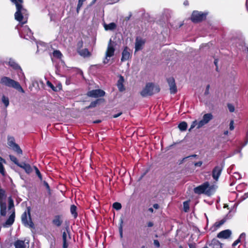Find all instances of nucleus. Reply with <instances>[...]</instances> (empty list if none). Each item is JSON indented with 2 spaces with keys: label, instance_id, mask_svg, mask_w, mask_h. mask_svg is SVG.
Instances as JSON below:
<instances>
[{
  "label": "nucleus",
  "instance_id": "44",
  "mask_svg": "<svg viewBox=\"0 0 248 248\" xmlns=\"http://www.w3.org/2000/svg\"><path fill=\"white\" fill-rule=\"evenodd\" d=\"M183 204H184V210L185 212H187L189 210L188 204L187 203V202H185Z\"/></svg>",
  "mask_w": 248,
  "mask_h": 248
},
{
  "label": "nucleus",
  "instance_id": "56",
  "mask_svg": "<svg viewBox=\"0 0 248 248\" xmlns=\"http://www.w3.org/2000/svg\"><path fill=\"white\" fill-rule=\"evenodd\" d=\"M153 207L155 209H158L159 207V206L157 203H155L153 205Z\"/></svg>",
  "mask_w": 248,
  "mask_h": 248
},
{
  "label": "nucleus",
  "instance_id": "52",
  "mask_svg": "<svg viewBox=\"0 0 248 248\" xmlns=\"http://www.w3.org/2000/svg\"><path fill=\"white\" fill-rule=\"evenodd\" d=\"M202 164V162L201 161H198L195 163V166L197 167H201Z\"/></svg>",
  "mask_w": 248,
  "mask_h": 248
},
{
  "label": "nucleus",
  "instance_id": "35",
  "mask_svg": "<svg viewBox=\"0 0 248 248\" xmlns=\"http://www.w3.org/2000/svg\"><path fill=\"white\" fill-rule=\"evenodd\" d=\"M83 46V41L82 40H80L79 41L77 44V52L78 51H79L80 50L82 49V47Z\"/></svg>",
  "mask_w": 248,
  "mask_h": 248
},
{
  "label": "nucleus",
  "instance_id": "49",
  "mask_svg": "<svg viewBox=\"0 0 248 248\" xmlns=\"http://www.w3.org/2000/svg\"><path fill=\"white\" fill-rule=\"evenodd\" d=\"M154 244L155 247H156L157 248H159L160 246L159 242L157 240H154Z\"/></svg>",
  "mask_w": 248,
  "mask_h": 248
},
{
  "label": "nucleus",
  "instance_id": "5",
  "mask_svg": "<svg viewBox=\"0 0 248 248\" xmlns=\"http://www.w3.org/2000/svg\"><path fill=\"white\" fill-rule=\"evenodd\" d=\"M207 13L198 11H194L191 16L190 19L194 23H200L205 20Z\"/></svg>",
  "mask_w": 248,
  "mask_h": 248
},
{
  "label": "nucleus",
  "instance_id": "37",
  "mask_svg": "<svg viewBox=\"0 0 248 248\" xmlns=\"http://www.w3.org/2000/svg\"><path fill=\"white\" fill-rule=\"evenodd\" d=\"M86 0H78V3L77 7V12L78 13L81 7L82 6L83 2Z\"/></svg>",
  "mask_w": 248,
  "mask_h": 248
},
{
  "label": "nucleus",
  "instance_id": "64",
  "mask_svg": "<svg viewBox=\"0 0 248 248\" xmlns=\"http://www.w3.org/2000/svg\"><path fill=\"white\" fill-rule=\"evenodd\" d=\"M245 196L246 198L248 197V192L245 194Z\"/></svg>",
  "mask_w": 248,
  "mask_h": 248
},
{
  "label": "nucleus",
  "instance_id": "13",
  "mask_svg": "<svg viewBox=\"0 0 248 248\" xmlns=\"http://www.w3.org/2000/svg\"><path fill=\"white\" fill-rule=\"evenodd\" d=\"M132 57V53L130 52V49L125 46L122 53L121 62H125L128 60Z\"/></svg>",
  "mask_w": 248,
  "mask_h": 248
},
{
  "label": "nucleus",
  "instance_id": "30",
  "mask_svg": "<svg viewBox=\"0 0 248 248\" xmlns=\"http://www.w3.org/2000/svg\"><path fill=\"white\" fill-rule=\"evenodd\" d=\"M187 127V123L186 122H182L178 125V128L181 131H184L186 130Z\"/></svg>",
  "mask_w": 248,
  "mask_h": 248
},
{
  "label": "nucleus",
  "instance_id": "14",
  "mask_svg": "<svg viewBox=\"0 0 248 248\" xmlns=\"http://www.w3.org/2000/svg\"><path fill=\"white\" fill-rule=\"evenodd\" d=\"M167 82L170 86V93H176L177 92V89L174 78L173 77L169 78H167Z\"/></svg>",
  "mask_w": 248,
  "mask_h": 248
},
{
  "label": "nucleus",
  "instance_id": "17",
  "mask_svg": "<svg viewBox=\"0 0 248 248\" xmlns=\"http://www.w3.org/2000/svg\"><path fill=\"white\" fill-rule=\"evenodd\" d=\"M124 77L121 75L117 83V87L118 88L119 91L120 92H123L125 90V88L124 85Z\"/></svg>",
  "mask_w": 248,
  "mask_h": 248
},
{
  "label": "nucleus",
  "instance_id": "34",
  "mask_svg": "<svg viewBox=\"0 0 248 248\" xmlns=\"http://www.w3.org/2000/svg\"><path fill=\"white\" fill-rule=\"evenodd\" d=\"M2 102L5 107H7L9 105V100L8 97L3 95L2 97Z\"/></svg>",
  "mask_w": 248,
  "mask_h": 248
},
{
  "label": "nucleus",
  "instance_id": "23",
  "mask_svg": "<svg viewBox=\"0 0 248 248\" xmlns=\"http://www.w3.org/2000/svg\"><path fill=\"white\" fill-rule=\"evenodd\" d=\"M104 99H97L96 100L94 101H92L89 106H87L84 109H88L91 108H95L96 107L97 104H100L101 102H104Z\"/></svg>",
  "mask_w": 248,
  "mask_h": 248
},
{
  "label": "nucleus",
  "instance_id": "39",
  "mask_svg": "<svg viewBox=\"0 0 248 248\" xmlns=\"http://www.w3.org/2000/svg\"><path fill=\"white\" fill-rule=\"evenodd\" d=\"M3 162L2 161L0 162V173L2 174V176L5 175V171L4 168V166L2 164Z\"/></svg>",
  "mask_w": 248,
  "mask_h": 248
},
{
  "label": "nucleus",
  "instance_id": "19",
  "mask_svg": "<svg viewBox=\"0 0 248 248\" xmlns=\"http://www.w3.org/2000/svg\"><path fill=\"white\" fill-rule=\"evenodd\" d=\"M217 186L215 185H210L208 183V186L205 192V195L208 196L212 195L216 191Z\"/></svg>",
  "mask_w": 248,
  "mask_h": 248
},
{
  "label": "nucleus",
  "instance_id": "41",
  "mask_svg": "<svg viewBox=\"0 0 248 248\" xmlns=\"http://www.w3.org/2000/svg\"><path fill=\"white\" fill-rule=\"evenodd\" d=\"M34 169L35 170V172L36 173V175L38 176V177H39V178L40 179V180H42V174L41 173V172H40L39 169L36 167V166H34Z\"/></svg>",
  "mask_w": 248,
  "mask_h": 248
},
{
  "label": "nucleus",
  "instance_id": "11",
  "mask_svg": "<svg viewBox=\"0 0 248 248\" xmlns=\"http://www.w3.org/2000/svg\"><path fill=\"white\" fill-rule=\"evenodd\" d=\"M105 92L101 89H95L89 91L87 93V95L94 98L103 97L105 95Z\"/></svg>",
  "mask_w": 248,
  "mask_h": 248
},
{
  "label": "nucleus",
  "instance_id": "43",
  "mask_svg": "<svg viewBox=\"0 0 248 248\" xmlns=\"http://www.w3.org/2000/svg\"><path fill=\"white\" fill-rule=\"evenodd\" d=\"M43 185L46 187V190H47L48 192L49 193H50L51 189H50V186H49L48 184L46 181H44L43 182Z\"/></svg>",
  "mask_w": 248,
  "mask_h": 248
},
{
  "label": "nucleus",
  "instance_id": "58",
  "mask_svg": "<svg viewBox=\"0 0 248 248\" xmlns=\"http://www.w3.org/2000/svg\"><path fill=\"white\" fill-rule=\"evenodd\" d=\"M185 6H188L189 5V2L187 0H185L183 3Z\"/></svg>",
  "mask_w": 248,
  "mask_h": 248
},
{
  "label": "nucleus",
  "instance_id": "28",
  "mask_svg": "<svg viewBox=\"0 0 248 248\" xmlns=\"http://www.w3.org/2000/svg\"><path fill=\"white\" fill-rule=\"evenodd\" d=\"M117 27L116 24L114 22H111L108 24H105L104 28L105 30L112 31L115 30Z\"/></svg>",
  "mask_w": 248,
  "mask_h": 248
},
{
  "label": "nucleus",
  "instance_id": "27",
  "mask_svg": "<svg viewBox=\"0 0 248 248\" xmlns=\"http://www.w3.org/2000/svg\"><path fill=\"white\" fill-rule=\"evenodd\" d=\"M70 213L74 218H76L78 217L77 207L75 205L73 204L71 205Z\"/></svg>",
  "mask_w": 248,
  "mask_h": 248
},
{
  "label": "nucleus",
  "instance_id": "15",
  "mask_svg": "<svg viewBox=\"0 0 248 248\" xmlns=\"http://www.w3.org/2000/svg\"><path fill=\"white\" fill-rule=\"evenodd\" d=\"M232 234V232L231 230L227 229L219 232L217 237L218 238L227 239L229 238Z\"/></svg>",
  "mask_w": 248,
  "mask_h": 248
},
{
  "label": "nucleus",
  "instance_id": "31",
  "mask_svg": "<svg viewBox=\"0 0 248 248\" xmlns=\"http://www.w3.org/2000/svg\"><path fill=\"white\" fill-rule=\"evenodd\" d=\"M53 56L56 58L60 59L62 58V54L60 50H55L53 52Z\"/></svg>",
  "mask_w": 248,
  "mask_h": 248
},
{
  "label": "nucleus",
  "instance_id": "53",
  "mask_svg": "<svg viewBox=\"0 0 248 248\" xmlns=\"http://www.w3.org/2000/svg\"><path fill=\"white\" fill-rule=\"evenodd\" d=\"M188 246L189 248H196V244H188Z\"/></svg>",
  "mask_w": 248,
  "mask_h": 248
},
{
  "label": "nucleus",
  "instance_id": "18",
  "mask_svg": "<svg viewBox=\"0 0 248 248\" xmlns=\"http://www.w3.org/2000/svg\"><path fill=\"white\" fill-rule=\"evenodd\" d=\"M18 167L24 169L25 172L28 173H31L32 171V168L29 164L26 163L25 162H21L19 165Z\"/></svg>",
  "mask_w": 248,
  "mask_h": 248
},
{
  "label": "nucleus",
  "instance_id": "4",
  "mask_svg": "<svg viewBox=\"0 0 248 248\" xmlns=\"http://www.w3.org/2000/svg\"><path fill=\"white\" fill-rule=\"evenodd\" d=\"M8 210H10L13 209V211L8 218L6 221L3 224L2 226L4 228L8 227L11 226L15 221V211L14 208V202L11 196H10L8 198Z\"/></svg>",
  "mask_w": 248,
  "mask_h": 248
},
{
  "label": "nucleus",
  "instance_id": "2",
  "mask_svg": "<svg viewBox=\"0 0 248 248\" xmlns=\"http://www.w3.org/2000/svg\"><path fill=\"white\" fill-rule=\"evenodd\" d=\"M160 90L159 86L155 85L153 83L149 82L146 84L145 87L140 92V94L143 97H145L158 93L160 92Z\"/></svg>",
  "mask_w": 248,
  "mask_h": 248
},
{
  "label": "nucleus",
  "instance_id": "63",
  "mask_svg": "<svg viewBox=\"0 0 248 248\" xmlns=\"http://www.w3.org/2000/svg\"><path fill=\"white\" fill-rule=\"evenodd\" d=\"M244 236H245V234L244 233H242L240 234L239 238L240 239L241 238H242V237H244Z\"/></svg>",
  "mask_w": 248,
  "mask_h": 248
},
{
  "label": "nucleus",
  "instance_id": "16",
  "mask_svg": "<svg viewBox=\"0 0 248 248\" xmlns=\"http://www.w3.org/2000/svg\"><path fill=\"white\" fill-rule=\"evenodd\" d=\"M145 44V41L141 38L137 37L135 42V51H138L142 49V46Z\"/></svg>",
  "mask_w": 248,
  "mask_h": 248
},
{
  "label": "nucleus",
  "instance_id": "22",
  "mask_svg": "<svg viewBox=\"0 0 248 248\" xmlns=\"http://www.w3.org/2000/svg\"><path fill=\"white\" fill-rule=\"evenodd\" d=\"M15 248H28L29 246H27L25 241L21 240H17L14 243Z\"/></svg>",
  "mask_w": 248,
  "mask_h": 248
},
{
  "label": "nucleus",
  "instance_id": "21",
  "mask_svg": "<svg viewBox=\"0 0 248 248\" xmlns=\"http://www.w3.org/2000/svg\"><path fill=\"white\" fill-rule=\"evenodd\" d=\"M8 65L11 67L15 70H21V67L15 61L12 59H10L8 62Z\"/></svg>",
  "mask_w": 248,
  "mask_h": 248
},
{
  "label": "nucleus",
  "instance_id": "51",
  "mask_svg": "<svg viewBox=\"0 0 248 248\" xmlns=\"http://www.w3.org/2000/svg\"><path fill=\"white\" fill-rule=\"evenodd\" d=\"M239 242H240V239L238 238L233 243L232 246L234 247L236 246Z\"/></svg>",
  "mask_w": 248,
  "mask_h": 248
},
{
  "label": "nucleus",
  "instance_id": "26",
  "mask_svg": "<svg viewBox=\"0 0 248 248\" xmlns=\"http://www.w3.org/2000/svg\"><path fill=\"white\" fill-rule=\"evenodd\" d=\"M46 85L54 92H58V91L61 90L62 88V85L61 84H59L57 87H55L49 81H47L46 82Z\"/></svg>",
  "mask_w": 248,
  "mask_h": 248
},
{
  "label": "nucleus",
  "instance_id": "62",
  "mask_svg": "<svg viewBox=\"0 0 248 248\" xmlns=\"http://www.w3.org/2000/svg\"><path fill=\"white\" fill-rule=\"evenodd\" d=\"M96 0H93L91 2L90 5H92L94 4L96 2Z\"/></svg>",
  "mask_w": 248,
  "mask_h": 248
},
{
  "label": "nucleus",
  "instance_id": "48",
  "mask_svg": "<svg viewBox=\"0 0 248 248\" xmlns=\"http://www.w3.org/2000/svg\"><path fill=\"white\" fill-rule=\"evenodd\" d=\"M210 85H207L206 87V90L205 91L204 94L208 95L209 93V89H210Z\"/></svg>",
  "mask_w": 248,
  "mask_h": 248
},
{
  "label": "nucleus",
  "instance_id": "12",
  "mask_svg": "<svg viewBox=\"0 0 248 248\" xmlns=\"http://www.w3.org/2000/svg\"><path fill=\"white\" fill-rule=\"evenodd\" d=\"M208 186V182H205L201 185H200L194 188V192L197 194H205L207 188Z\"/></svg>",
  "mask_w": 248,
  "mask_h": 248
},
{
  "label": "nucleus",
  "instance_id": "61",
  "mask_svg": "<svg viewBox=\"0 0 248 248\" xmlns=\"http://www.w3.org/2000/svg\"><path fill=\"white\" fill-rule=\"evenodd\" d=\"M246 6L247 10L248 11V0H246Z\"/></svg>",
  "mask_w": 248,
  "mask_h": 248
},
{
  "label": "nucleus",
  "instance_id": "25",
  "mask_svg": "<svg viewBox=\"0 0 248 248\" xmlns=\"http://www.w3.org/2000/svg\"><path fill=\"white\" fill-rule=\"evenodd\" d=\"M115 51L114 48L110 46L109 45L108 46L107 50L106 52V57H111L114 55Z\"/></svg>",
  "mask_w": 248,
  "mask_h": 248
},
{
  "label": "nucleus",
  "instance_id": "38",
  "mask_svg": "<svg viewBox=\"0 0 248 248\" xmlns=\"http://www.w3.org/2000/svg\"><path fill=\"white\" fill-rule=\"evenodd\" d=\"M225 222V220L223 219L219 221H217L214 224V226L217 228L220 227L221 225H222Z\"/></svg>",
  "mask_w": 248,
  "mask_h": 248
},
{
  "label": "nucleus",
  "instance_id": "33",
  "mask_svg": "<svg viewBox=\"0 0 248 248\" xmlns=\"http://www.w3.org/2000/svg\"><path fill=\"white\" fill-rule=\"evenodd\" d=\"M9 158L11 161L14 162L17 166H19V165L20 164V163L19 162L17 158L15 156L10 155H9Z\"/></svg>",
  "mask_w": 248,
  "mask_h": 248
},
{
  "label": "nucleus",
  "instance_id": "20",
  "mask_svg": "<svg viewBox=\"0 0 248 248\" xmlns=\"http://www.w3.org/2000/svg\"><path fill=\"white\" fill-rule=\"evenodd\" d=\"M62 217L61 215L55 216L54 219L52 220V223L58 227L61 226L63 222Z\"/></svg>",
  "mask_w": 248,
  "mask_h": 248
},
{
  "label": "nucleus",
  "instance_id": "8",
  "mask_svg": "<svg viewBox=\"0 0 248 248\" xmlns=\"http://www.w3.org/2000/svg\"><path fill=\"white\" fill-rule=\"evenodd\" d=\"M62 248H67L68 247V241L71 239L70 230L68 226L65 228V231L62 232Z\"/></svg>",
  "mask_w": 248,
  "mask_h": 248
},
{
  "label": "nucleus",
  "instance_id": "3",
  "mask_svg": "<svg viewBox=\"0 0 248 248\" xmlns=\"http://www.w3.org/2000/svg\"><path fill=\"white\" fill-rule=\"evenodd\" d=\"M31 207L29 206L21 215V221L25 227H28L31 229H34V224L31 218Z\"/></svg>",
  "mask_w": 248,
  "mask_h": 248
},
{
  "label": "nucleus",
  "instance_id": "6",
  "mask_svg": "<svg viewBox=\"0 0 248 248\" xmlns=\"http://www.w3.org/2000/svg\"><path fill=\"white\" fill-rule=\"evenodd\" d=\"M7 144L9 148L16 153L17 155H22L23 152L20 146L16 143L15 138L13 136H8Z\"/></svg>",
  "mask_w": 248,
  "mask_h": 248
},
{
  "label": "nucleus",
  "instance_id": "46",
  "mask_svg": "<svg viewBox=\"0 0 248 248\" xmlns=\"http://www.w3.org/2000/svg\"><path fill=\"white\" fill-rule=\"evenodd\" d=\"M228 107L231 112H233L234 111V107L232 105L228 104Z\"/></svg>",
  "mask_w": 248,
  "mask_h": 248
},
{
  "label": "nucleus",
  "instance_id": "36",
  "mask_svg": "<svg viewBox=\"0 0 248 248\" xmlns=\"http://www.w3.org/2000/svg\"><path fill=\"white\" fill-rule=\"evenodd\" d=\"M112 207L116 210H119L122 208V205L120 202H115L112 204Z\"/></svg>",
  "mask_w": 248,
  "mask_h": 248
},
{
  "label": "nucleus",
  "instance_id": "29",
  "mask_svg": "<svg viewBox=\"0 0 248 248\" xmlns=\"http://www.w3.org/2000/svg\"><path fill=\"white\" fill-rule=\"evenodd\" d=\"M213 118V116L211 113L205 114L202 118V120L207 124L210 120Z\"/></svg>",
  "mask_w": 248,
  "mask_h": 248
},
{
  "label": "nucleus",
  "instance_id": "50",
  "mask_svg": "<svg viewBox=\"0 0 248 248\" xmlns=\"http://www.w3.org/2000/svg\"><path fill=\"white\" fill-rule=\"evenodd\" d=\"M122 114V112H120L118 113L117 114L113 115L112 117L113 118H116L119 117Z\"/></svg>",
  "mask_w": 248,
  "mask_h": 248
},
{
  "label": "nucleus",
  "instance_id": "9",
  "mask_svg": "<svg viewBox=\"0 0 248 248\" xmlns=\"http://www.w3.org/2000/svg\"><path fill=\"white\" fill-rule=\"evenodd\" d=\"M223 167L224 165L223 163H221L219 165L216 166L213 168L212 172V176L213 179L215 181H218L221 174Z\"/></svg>",
  "mask_w": 248,
  "mask_h": 248
},
{
  "label": "nucleus",
  "instance_id": "45",
  "mask_svg": "<svg viewBox=\"0 0 248 248\" xmlns=\"http://www.w3.org/2000/svg\"><path fill=\"white\" fill-rule=\"evenodd\" d=\"M196 125H197V121L196 120H195L191 124L189 130L190 131L191 129L194 128Z\"/></svg>",
  "mask_w": 248,
  "mask_h": 248
},
{
  "label": "nucleus",
  "instance_id": "24",
  "mask_svg": "<svg viewBox=\"0 0 248 248\" xmlns=\"http://www.w3.org/2000/svg\"><path fill=\"white\" fill-rule=\"evenodd\" d=\"M78 53L84 58L89 57L91 56V53L87 48L82 49L78 51Z\"/></svg>",
  "mask_w": 248,
  "mask_h": 248
},
{
  "label": "nucleus",
  "instance_id": "10",
  "mask_svg": "<svg viewBox=\"0 0 248 248\" xmlns=\"http://www.w3.org/2000/svg\"><path fill=\"white\" fill-rule=\"evenodd\" d=\"M0 83L9 87L15 88L17 81H16L9 77H3L0 79Z\"/></svg>",
  "mask_w": 248,
  "mask_h": 248
},
{
  "label": "nucleus",
  "instance_id": "60",
  "mask_svg": "<svg viewBox=\"0 0 248 248\" xmlns=\"http://www.w3.org/2000/svg\"><path fill=\"white\" fill-rule=\"evenodd\" d=\"M2 161L4 163H6V161L4 159H3L2 157L0 156V162Z\"/></svg>",
  "mask_w": 248,
  "mask_h": 248
},
{
  "label": "nucleus",
  "instance_id": "47",
  "mask_svg": "<svg viewBox=\"0 0 248 248\" xmlns=\"http://www.w3.org/2000/svg\"><path fill=\"white\" fill-rule=\"evenodd\" d=\"M233 124H234L233 120H231L230 122V129L231 130H233L234 128Z\"/></svg>",
  "mask_w": 248,
  "mask_h": 248
},
{
  "label": "nucleus",
  "instance_id": "59",
  "mask_svg": "<svg viewBox=\"0 0 248 248\" xmlns=\"http://www.w3.org/2000/svg\"><path fill=\"white\" fill-rule=\"evenodd\" d=\"M101 120H97L94 121L93 122V123H94V124H99V123H101Z\"/></svg>",
  "mask_w": 248,
  "mask_h": 248
},
{
  "label": "nucleus",
  "instance_id": "42",
  "mask_svg": "<svg viewBox=\"0 0 248 248\" xmlns=\"http://www.w3.org/2000/svg\"><path fill=\"white\" fill-rule=\"evenodd\" d=\"M206 123L202 120L200 121L199 122H197V128H200L205 124Z\"/></svg>",
  "mask_w": 248,
  "mask_h": 248
},
{
  "label": "nucleus",
  "instance_id": "54",
  "mask_svg": "<svg viewBox=\"0 0 248 248\" xmlns=\"http://www.w3.org/2000/svg\"><path fill=\"white\" fill-rule=\"evenodd\" d=\"M196 156H197L196 155H190V156H187L186 157H184V158H183L182 160L181 161V162L184 161V160L186 159L187 158H189V157H196Z\"/></svg>",
  "mask_w": 248,
  "mask_h": 248
},
{
  "label": "nucleus",
  "instance_id": "32",
  "mask_svg": "<svg viewBox=\"0 0 248 248\" xmlns=\"http://www.w3.org/2000/svg\"><path fill=\"white\" fill-rule=\"evenodd\" d=\"M123 217H121L120 220V224L119 227V231L120 233V235L121 237H123Z\"/></svg>",
  "mask_w": 248,
  "mask_h": 248
},
{
  "label": "nucleus",
  "instance_id": "40",
  "mask_svg": "<svg viewBox=\"0 0 248 248\" xmlns=\"http://www.w3.org/2000/svg\"><path fill=\"white\" fill-rule=\"evenodd\" d=\"M15 89H16L17 91H18L19 92H20L21 93H24L25 92L24 90H23V89L22 88V87L21 86V85L18 82H17L16 85Z\"/></svg>",
  "mask_w": 248,
  "mask_h": 248
},
{
  "label": "nucleus",
  "instance_id": "55",
  "mask_svg": "<svg viewBox=\"0 0 248 248\" xmlns=\"http://www.w3.org/2000/svg\"><path fill=\"white\" fill-rule=\"evenodd\" d=\"M154 226V223L152 221H149L147 223V226L148 227H152Z\"/></svg>",
  "mask_w": 248,
  "mask_h": 248
},
{
  "label": "nucleus",
  "instance_id": "1",
  "mask_svg": "<svg viewBox=\"0 0 248 248\" xmlns=\"http://www.w3.org/2000/svg\"><path fill=\"white\" fill-rule=\"evenodd\" d=\"M16 7V11L15 13V18L18 21L21 26L27 22L28 15L27 10L23 6V0H11Z\"/></svg>",
  "mask_w": 248,
  "mask_h": 248
},
{
  "label": "nucleus",
  "instance_id": "57",
  "mask_svg": "<svg viewBox=\"0 0 248 248\" xmlns=\"http://www.w3.org/2000/svg\"><path fill=\"white\" fill-rule=\"evenodd\" d=\"M217 62H218V60L217 59H215L214 61V63L216 66V70L217 71V70H218V67H217Z\"/></svg>",
  "mask_w": 248,
  "mask_h": 248
},
{
  "label": "nucleus",
  "instance_id": "7",
  "mask_svg": "<svg viewBox=\"0 0 248 248\" xmlns=\"http://www.w3.org/2000/svg\"><path fill=\"white\" fill-rule=\"evenodd\" d=\"M6 197L5 191L0 189V216L6 215V203L3 200Z\"/></svg>",
  "mask_w": 248,
  "mask_h": 248
}]
</instances>
